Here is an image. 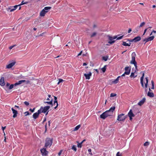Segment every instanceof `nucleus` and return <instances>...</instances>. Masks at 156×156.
<instances>
[{
	"instance_id": "nucleus-39",
	"label": "nucleus",
	"mask_w": 156,
	"mask_h": 156,
	"mask_svg": "<svg viewBox=\"0 0 156 156\" xmlns=\"http://www.w3.org/2000/svg\"><path fill=\"white\" fill-rule=\"evenodd\" d=\"M97 34V33L96 32H94L91 35V37H94Z\"/></svg>"
},
{
	"instance_id": "nucleus-27",
	"label": "nucleus",
	"mask_w": 156,
	"mask_h": 156,
	"mask_svg": "<svg viewBox=\"0 0 156 156\" xmlns=\"http://www.w3.org/2000/svg\"><path fill=\"white\" fill-rule=\"evenodd\" d=\"M146 83H145V88H147V87L148 83V77H146Z\"/></svg>"
},
{
	"instance_id": "nucleus-47",
	"label": "nucleus",
	"mask_w": 156,
	"mask_h": 156,
	"mask_svg": "<svg viewBox=\"0 0 156 156\" xmlns=\"http://www.w3.org/2000/svg\"><path fill=\"white\" fill-rule=\"evenodd\" d=\"M35 110V108H34L33 109L31 108H30L29 110L31 112H34Z\"/></svg>"
},
{
	"instance_id": "nucleus-22",
	"label": "nucleus",
	"mask_w": 156,
	"mask_h": 156,
	"mask_svg": "<svg viewBox=\"0 0 156 156\" xmlns=\"http://www.w3.org/2000/svg\"><path fill=\"white\" fill-rule=\"evenodd\" d=\"M48 11H44V9H43L40 12V15L41 16H44Z\"/></svg>"
},
{
	"instance_id": "nucleus-50",
	"label": "nucleus",
	"mask_w": 156,
	"mask_h": 156,
	"mask_svg": "<svg viewBox=\"0 0 156 156\" xmlns=\"http://www.w3.org/2000/svg\"><path fill=\"white\" fill-rule=\"evenodd\" d=\"M16 46L15 45H12V46H10L9 47V49H12L14 46Z\"/></svg>"
},
{
	"instance_id": "nucleus-59",
	"label": "nucleus",
	"mask_w": 156,
	"mask_h": 156,
	"mask_svg": "<svg viewBox=\"0 0 156 156\" xmlns=\"http://www.w3.org/2000/svg\"><path fill=\"white\" fill-rule=\"evenodd\" d=\"M90 66H93L94 65L92 63H90Z\"/></svg>"
},
{
	"instance_id": "nucleus-17",
	"label": "nucleus",
	"mask_w": 156,
	"mask_h": 156,
	"mask_svg": "<svg viewBox=\"0 0 156 156\" xmlns=\"http://www.w3.org/2000/svg\"><path fill=\"white\" fill-rule=\"evenodd\" d=\"M4 78L3 77H2L1 78L0 80V85L1 86H4L5 85V83L4 82Z\"/></svg>"
},
{
	"instance_id": "nucleus-28",
	"label": "nucleus",
	"mask_w": 156,
	"mask_h": 156,
	"mask_svg": "<svg viewBox=\"0 0 156 156\" xmlns=\"http://www.w3.org/2000/svg\"><path fill=\"white\" fill-rule=\"evenodd\" d=\"M81 125H78L77 126H76L73 129V131H76L77 130H78L79 128L80 127Z\"/></svg>"
},
{
	"instance_id": "nucleus-20",
	"label": "nucleus",
	"mask_w": 156,
	"mask_h": 156,
	"mask_svg": "<svg viewBox=\"0 0 156 156\" xmlns=\"http://www.w3.org/2000/svg\"><path fill=\"white\" fill-rule=\"evenodd\" d=\"M135 72H136V71H135L134 73L133 72H132L131 73V75H130V76L131 78H134L137 76V74L136 73H135Z\"/></svg>"
},
{
	"instance_id": "nucleus-38",
	"label": "nucleus",
	"mask_w": 156,
	"mask_h": 156,
	"mask_svg": "<svg viewBox=\"0 0 156 156\" xmlns=\"http://www.w3.org/2000/svg\"><path fill=\"white\" fill-rule=\"evenodd\" d=\"M77 143H78V144H77V147H78L81 148L82 147V143H79L78 142H77Z\"/></svg>"
},
{
	"instance_id": "nucleus-55",
	"label": "nucleus",
	"mask_w": 156,
	"mask_h": 156,
	"mask_svg": "<svg viewBox=\"0 0 156 156\" xmlns=\"http://www.w3.org/2000/svg\"><path fill=\"white\" fill-rule=\"evenodd\" d=\"M132 31V30L131 28H129V30H128V33H130V32L131 31Z\"/></svg>"
},
{
	"instance_id": "nucleus-11",
	"label": "nucleus",
	"mask_w": 156,
	"mask_h": 156,
	"mask_svg": "<svg viewBox=\"0 0 156 156\" xmlns=\"http://www.w3.org/2000/svg\"><path fill=\"white\" fill-rule=\"evenodd\" d=\"M128 115L129 117L130 120H131L132 119V117H134L135 116V115L133 113L131 109L130 110L128 113Z\"/></svg>"
},
{
	"instance_id": "nucleus-12",
	"label": "nucleus",
	"mask_w": 156,
	"mask_h": 156,
	"mask_svg": "<svg viewBox=\"0 0 156 156\" xmlns=\"http://www.w3.org/2000/svg\"><path fill=\"white\" fill-rule=\"evenodd\" d=\"M84 75L86 79L89 80L92 75V73L91 72H89L88 73H84Z\"/></svg>"
},
{
	"instance_id": "nucleus-60",
	"label": "nucleus",
	"mask_w": 156,
	"mask_h": 156,
	"mask_svg": "<svg viewBox=\"0 0 156 156\" xmlns=\"http://www.w3.org/2000/svg\"><path fill=\"white\" fill-rule=\"evenodd\" d=\"M82 51H81L78 55V56H79V55H80L81 54H82Z\"/></svg>"
},
{
	"instance_id": "nucleus-32",
	"label": "nucleus",
	"mask_w": 156,
	"mask_h": 156,
	"mask_svg": "<svg viewBox=\"0 0 156 156\" xmlns=\"http://www.w3.org/2000/svg\"><path fill=\"white\" fill-rule=\"evenodd\" d=\"M20 5H16L14 6H12V7L14 9H15V10H16L17 9V8L18 7H19V9L20 10L21 9V7H20Z\"/></svg>"
},
{
	"instance_id": "nucleus-42",
	"label": "nucleus",
	"mask_w": 156,
	"mask_h": 156,
	"mask_svg": "<svg viewBox=\"0 0 156 156\" xmlns=\"http://www.w3.org/2000/svg\"><path fill=\"white\" fill-rule=\"evenodd\" d=\"M116 94L114 93H111L110 94V97H113L116 96Z\"/></svg>"
},
{
	"instance_id": "nucleus-10",
	"label": "nucleus",
	"mask_w": 156,
	"mask_h": 156,
	"mask_svg": "<svg viewBox=\"0 0 156 156\" xmlns=\"http://www.w3.org/2000/svg\"><path fill=\"white\" fill-rule=\"evenodd\" d=\"M41 113V110H38L37 112L33 114V118L34 119H36L38 117L39 115Z\"/></svg>"
},
{
	"instance_id": "nucleus-6",
	"label": "nucleus",
	"mask_w": 156,
	"mask_h": 156,
	"mask_svg": "<svg viewBox=\"0 0 156 156\" xmlns=\"http://www.w3.org/2000/svg\"><path fill=\"white\" fill-rule=\"evenodd\" d=\"M131 68L129 67H126L125 68V72L121 76H124L125 75H129L130 72Z\"/></svg>"
},
{
	"instance_id": "nucleus-1",
	"label": "nucleus",
	"mask_w": 156,
	"mask_h": 156,
	"mask_svg": "<svg viewBox=\"0 0 156 156\" xmlns=\"http://www.w3.org/2000/svg\"><path fill=\"white\" fill-rule=\"evenodd\" d=\"M115 108V106L111 107L109 110L106 111L101 114L100 115V118L103 119H105L108 116H112Z\"/></svg>"
},
{
	"instance_id": "nucleus-18",
	"label": "nucleus",
	"mask_w": 156,
	"mask_h": 156,
	"mask_svg": "<svg viewBox=\"0 0 156 156\" xmlns=\"http://www.w3.org/2000/svg\"><path fill=\"white\" fill-rule=\"evenodd\" d=\"M144 76V73H143L142 74V76L140 78V83L141 84L142 87H144V85L143 83V79Z\"/></svg>"
},
{
	"instance_id": "nucleus-53",
	"label": "nucleus",
	"mask_w": 156,
	"mask_h": 156,
	"mask_svg": "<svg viewBox=\"0 0 156 156\" xmlns=\"http://www.w3.org/2000/svg\"><path fill=\"white\" fill-rule=\"evenodd\" d=\"M25 81L24 82H26V83H29L30 82V81L29 80H27V81H26L25 80Z\"/></svg>"
},
{
	"instance_id": "nucleus-40",
	"label": "nucleus",
	"mask_w": 156,
	"mask_h": 156,
	"mask_svg": "<svg viewBox=\"0 0 156 156\" xmlns=\"http://www.w3.org/2000/svg\"><path fill=\"white\" fill-rule=\"evenodd\" d=\"M151 84H152V87L151 88L153 89H154V82L153 80L151 81Z\"/></svg>"
},
{
	"instance_id": "nucleus-9",
	"label": "nucleus",
	"mask_w": 156,
	"mask_h": 156,
	"mask_svg": "<svg viewBox=\"0 0 156 156\" xmlns=\"http://www.w3.org/2000/svg\"><path fill=\"white\" fill-rule=\"evenodd\" d=\"M141 40V37L140 36H137L135 37L134 39L132 40H129L128 39L127 41H129L130 42L134 41L135 42H136L140 41Z\"/></svg>"
},
{
	"instance_id": "nucleus-31",
	"label": "nucleus",
	"mask_w": 156,
	"mask_h": 156,
	"mask_svg": "<svg viewBox=\"0 0 156 156\" xmlns=\"http://www.w3.org/2000/svg\"><path fill=\"white\" fill-rule=\"evenodd\" d=\"M139 27L137 26L135 29L133 30V32L134 33H137L138 31V29L139 28Z\"/></svg>"
},
{
	"instance_id": "nucleus-26",
	"label": "nucleus",
	"mask_w": 156,
	"mask_h": 156,
	"mask_svg": "<svg viewBox=\"0 0 156 156\" xmlns=\"http://www.w3.org/2000/svg\"><path fill=\"white\" fill-rule=\"evenodd\" d=\"M120 77V76H119L118 77L114 80L112 81V83H113L116 84L118 83V81L119 80V78Z\"/></svg>"
},
{
	"instance_id": "nucleus-37",
	"label": "nucleus",
	"mask_w": 156,
	"mask_h": 156,
	"mask_svg": "<svg viewBox=\"0 0 156 156\" xmlns=\"http://www.w3.org/2000/svg\"><path fill=\"white\" fill-rule=\"evenodd\" d=\"M149 143L148 142H146L144 144V146H147L149 145Z\"/></svg>"
},
{
	"instance_id": "nucleus-19",
	"label": "nucleus",
	"mask_w": 156,
	"mask_h": 156,
	"mask_svg": "<svg viewBox=\"0 0 156 156\" xmlns=\"http://www.w3.org/2000/svg\"><path fill=\"white\" fill-rule=\"evenodd\" d=\"M52 99H51V101H44V103H47L48 104L52 105V106H54L55 105H56V104H54V103L52 104Z\"/></svg>"
},
{
	"instance_id": "nucleus-4",
	"label": "nucleus",
	"mask_w": 156,
	"mask_h": 156,
	"mask_svg": "<svg viewBox=\"0 0 156 156\" xmlns=\"http://www.w3.org/2000/svg\"><path fill=\"white\" fill-rule=\"evenodd\" d=\"M126 118V117L125 116L124 114L122 113L118 115L117 120L119 121L124 122Z\"/></svg>"
},
{
	"instance_id": "nucleus-52",
	"label": "nucleus",
	"mask_w": 156,
	"mask_h": 156,
	"mask_svg": "<svg viewBox=\"0 0 156 156\" xmlns=\"http://www.w3.org/2000/svg\"><path fill=\"white\" fill-rule=\"evenodd\" d=\"M116 156H120V155L119 152H118L116 154Z\"/></svg>"
},
{
	"instance_id": "nucleus-30",
	"label": "nucleus",
	"mask_w": 156,
	"mask_h": 156,
	"mask_svg": "<svg viewBox=\"0 0 156 156\" xmlns=\"http://www.w3.org/2000/svg\"><path fill=\"white\" fill-rule=\"evenodd\" d=\"M154 36H153L149 37L148 38H147V39L148 41H151L153 40L154 39Z\"/></svg>"
},
{
	"instance_id": "nucleus-54",
	"label": "nucleus",
	"mask_w": 156,
	"mask_h": 156,
	"mask_svg": "<svg viewBox=\"0 0 156 156\" xmlns=\"http://www.w3.org/2000/svg\"><path fill=\"white\" fill-rule=\"evenodd\" d=\"M147 29H146L144 30V33L143 34V35H144V34H145V33L146 32V31H147Z\"/></svg>"
},
{
	"instance_id": "nucleus-48",
	"label": "nucleus",
	"mask_w": 156,
	"mask_h": 156,
	"mask_svg": "<svg viewBox=\"0 0 156 156\" xmlns=\"http://www.w3.org/2000/svg\"><path fill=\"white\" fill-rule=\"evenodd\" d=\"M62 151H63V150H61L60 151H59V152L58 154V155L60 156V155L62 153Z\"/></svg>"
},
{
	"instance_id": "nucleus-61",
	"label": "nucleus",
	"mask_w": 156,
	"mask_h": 156,
	"mask_svg": "<svg viewBox=\"0 0 156 156\" xmlns=\"http://www.w3.org/2000/svg\"><path fill=\"white\" fill-rule=\"evenodd\" d=\"M88 151L89 152V153L91 152V149H89L88 150Z\"/></svg>"
},
{
	"instance_id": "nucleus-24",
	"label": "nucleus",
	"mask_w": 156,
	"mask_h": 156,
	"mask_svg": "<svg viewBox=\"0 0 156 156\" xmlns=\"http://www.w3.org/2000/svg\"><path fill=\"white\" fill-rule=\"evenodd\" d=\"M131 44L130 43H127L126 42L123 41L122 44L124 46H129Z\"/></svg>"
},
{
	"instance_id": "nucleus-33",
	"label": "nucleus",
	"mask_w": 156,
	"mask_h": 156,
	"mask_svg": "<svg viewBox=\"0 0 156 156\" xmlns=\"http://www.w3.org/2000/svg\"><path fill=\"white\" fill-rule=\"evenodd\" d=\"M51 8L50 7H46L44 8V9H44V11H48V10H50Z\"/></svg>"
},
{
	"instance_id": "nucleus-14",
	"label": "nucleus",
	"mask_w": 156,
	"mask_h": 156,
	"mask_svg": "<svg viewBox=\"0 0 156 156\" xmlns=\"http://www.w3.org/2000/svg\"><path fill=\"white\" fill-rule=\"evenodd\" d=\"M108 37L109 40H112V41H108V43L110 44H112L115 42V41L113 40V38L112 37H111L109 35L108 36Z\"/></svg>"
},
{
	"instance_id": "nucleus-46",
	"label": "nucleus",
	"mask_w": 156,
	"mask_h": 156,
	"mask_svg": "<svg viewBox=\"0 0 156 156\" xmlns=\"http://www.w3.org/2000/svg\"><path fill=\"white\" fill-rule=\"evenodd\" d=\"M24 103L27 106L29 104V103L27 101H25Z\"/></svg>"
},
{
	"instance_id": "nucleus-7",
	"label": "nucleus",
	"mask_w": 156,
	"mask_h": 156,
	"mask_svg": "<svg viewBox=\"0 0 156 156\" xmlns=\"http://www.w3.org/2000/svg\"><path fill=\"white\" fill-rule=\"evenodd\" d=\"M50 108L49 106H46L44 107H41L39 110H41V113L42 112L45 113Z\"/></svg>"
},
{
	"instance_id": "nucleus-62",
	"label": "nucleus",
	"mask_w": 156,
	"mask_h": 156,
	"mask_svg": "<svg viewBox=\"0 0 156 156\" xmlns=\"http://www.w3.org/2000/svg\"><path fill=\"white\" fill-rule=\"evenodd\" d=\"M9 85H10V84H9V83H6V86L8 87V86H9Z\"/></svg>"
},
{
	"instance_id": "nucleus-23",
	"label": "nucleus",
	"mask_w": 156,
	"mask_h": 156,
	"mask_svg": "<svg viewBox=\"0 0 156 156\" xmlns=\"http://www.w3.org/2000/svg\"><path fill=\"white\" fill-rule=\"evenodd\" d=\"M7 10L8 11L9 10L10 12H12L14 11L15 9L12 7V6H10L7 9Z\"/></svg>"
},
{
	"instance_id": "nucleus-64",
	"label": "nucleus",
	"mask_w": 156,
	"mask_h": 156,
	"mask_svg": "<svg viewBox=\"0 0 156 156\" xmlns=\"http://www.w3.org/2000/svg\"><path fill=\"white\" fill-rule=\"evenodd\" d=\"M44 33H43L42 34H40L38 36H42L43 35V34Z\"/></svg>"
},
{
	"instance_id": "nucleus-45",
	"label": "nucleus",
	"mask_w": 156,
	"mask_h": 156,
	"mask_svg": "<svg viewBox=\"0 0 156 156\" xmlns=\"http://www.w3.org/2000/svg\"><path fill=\"white\" fill-rule=\"evenodd\" d=\"M48 97L49 98H48L47 99H46V100L47 101H51V100L50 99V98H51V96L50 95H48Z\"/></svg>"
},
{
	"instance_id": "nucleus-29",
	"label": "nucleus",
	"mask_w": 156,
	"mask_h": 156,
	"mask_svg": "<svg viewBox=\"0 0 156 156\" xmlns=\"http://www.w3.org/2000/svg\"><path fill=\"white\" fill-rule=\"evenodd\" d=\"M154 36H153L149 37L148 38H147V39L148 41H151L153 40L154 39Z\"/></svg>"
},
{
	"instance_id": "nucleus-8",
	"label": "nucleus",
	"mask_w": 156,
	"mask_h": 156,
	"mask_svg": "<svg viewBox=\"0 0 156 156\" xmlns=\"http://www.w3.org/2000/svg\"><path fill=\"white\" fill-rule=\"evenodd\" d=\"M40 151L43 156H47L48 152L46 150L45 148H43L41 149Z\"/></svg>"
},
{
	"instance_id": "nucleus-15",
	"label": "nucleus",
	"mask_w": 156,
	"mask_h": 156,
	"mask_svg": "<svg viewBox=\"0 0 156 156\" xmlns=\"http://www.w3.org/2000/svg\"><path fill=\"white\" fill-rule=\"evenodd\" d=\"M16 62H13L7 65L6 67L8 69L11 68L15 64Z\"/></svg>"
},
{
	"instance_id": "nucleus-34",
	"label": "nucleus",
	"mask_w": 156,
	"mask_h": 156,
	"mask_svg": "<svg viewBox=\"0 0 156 156\" xmlns=\"http://www.w3.org/2000/svg\"><path fill=\"white\" fill-rule=\"evenodd\" d=\"M72 149L74 151H76L77 149L76 147V146L75 145H73V146Z\"/></svg>"
},
{
	"instance_id": "nucleus-5",
	"label": "nucleus",
	"mask_w": 156,
	"mask_h": 156,
	"mask_svg": "<svg viewBox=\"0 0 156 156\" xmlns=\"http://www.w3.org/2000/svg\"><path fill=\"white\" fill-rule=\"evenodd\" d=\"M25 81L24 80H20L18 82H17L15 83L14 84H11L9 86V90H11L14 87H15V86L17 85H19L23 83H24V82Z\"/></svg>"
},
{
	"instance_id": "nucleus-41",
	"label": "nucleus",
	"mask_w": 156,
	"mask_h": 156,
	"mask_svg": "<svg viewBox=\"0 0 156 156\" xmlns=\"http://www.w3.org/2000/svg\"><path fill=\"white\" fill-rule=\"evenodd\" d=\"M64 80L61 79H59V81L58 82V84H59L60 83L62 82Z\"/></svg>"
},
{
	"instance_id": "nucleus-25",
	"label": "nucleus",
	"mask_w": 156,
	"mask_h": 156,
	"mask_svg": "<svg viewBox=\"0 0 156 156\" xmlns=\"http://www.w3.org/2000/svg\"><path fill=\"white\" fill-rule=\"evenodd\" d=\"M147 96L150 97H153L154 96L153 93L148 92L147 93Z\"/></svg>"
},
{
	"instance_id": "nucleus-36",
	"label": "nucleus",
	"mask_w": 156,
	"mask_h": 156,
	"mask_svg": "<svg viewBox=\"0 0 156 156\" xmlns=\"http://www.w3.org/2000/svg\"><path fill=\"white\" fill-rule=\"evenodd\" d=\"M106 67V66H104V67L103 68H102L101 69L103 73H104L105 71Z\"/></svg>"
},
{
	"instance_id": "nucleus-58",
	"label": "nucleus",
	"mask_w": 156,
	"mask_h": 156,
	"mask_svg": "<svg viewBox=\"0 0 156 156\" xmlns=\"http://www.w3.org/2000/svg\"><path fill=\"white\" fill-rule=\"evenodd\" d=\"M113 38V40L114 39H115L116 38H117V37L116 36H114L113 37H112Z\"/></svg>"
},
{
	"instance_id": "nucleus-35",
	"label": "nucleus",
	"mask_w": 156,
	"mask_h": 156,
	"mask_svg": "<svg viewBox=\"0 0 156 156\" xmlns=\"http://www.w3.org/2000/svg\"><path fill=\"white\" fill-rule=\"evenodd\" d=\"M145 24V22H143L142 23H141L140 25L139 26H138L139 27V28L140 27H142L143 26H144Z\"/></svg>"
},
{
	"instance_id": "nucleus-2",
	"label": "nucleus",
	"mask_w": 156,
	"mask_h": 156,
	"mask_svg": "<svg viewBox=\"0 0 156 156\" xmlns=\"http://www.w3.org/2000/svg\"><path fill=\"white\" fill-rule=\"evenodd\" d=\"M136 56V53L135 52L132 53L131 55V60L130 62L131 64H133L134 65L136 70H138L137 68V63L135 61V57Z\"/></svg>"
},
{
	"instance_id": "nucleus-43",
	"label": "nucleus",
	"mask_w": 156,
	"mask_h": 156,
	"mask_svg": "<svg viewBox=\"0 0 156 156\" xmlns=\"http://www.w3.org/2000/svg\"><path fill=\"white\" fill-rule=\"evenodd\" d=\"M103 59L105 61H107L108 59V58L106 57H103Z\"/></svg>"
},
{
	"instance_id": "nucleus-51",
	"label": "nucleus",
	"mask_w": 156,
	"mask_h": 156,
	"mask_svg": "<svg viewBox=\"0 0 156 156\" xmlns=\"http://www.w3.org/2000/svg\"><path fill=\"white\" fill-rule=\"evenodd\" d=\"M143 41H145V43H146V42H148V40H147V38H146L144 39L143 40Z\"/></svg>"
},
{
	"instance_id": "nucleus-44",
	"label": "nucleus",
	"mask_w": 156,
	"mask_h": 156,
	"mask_svg": "<svg viewBox=\"0 0 156 156\" xmlns=\"http://www.w3.org/2000/svg\"><path fill=\"white\" fill-rule=\"evenodd\" d=\"M25 116H27L30 115V113L28 112H26L24 113Z\"/></svg>"
},
{
	"instance_id": "nucleus-63",
	"label": "nucleus",
	"mask_w": 156,
	"mask_h": 156,
	"mask_svg": "<svg viewBox=\"0 0 156 156\" xmlns=\"http://www.w3.org/2000/svg\"><path fill=\"white\" fill-rule=\"evenodd\" d=\"M87 65V64L86 63H83V66H85Z\"/></svg>"
},
{
	"instance_id": "nucleus-57",
	"label": "nucleus",
	"mask_w": 156,
	"mask_h": 156,
	"mask_svg": "<svg viewBox=\"0 0 156 156\" xmlns=\"http://www.w3.org/2000/svg\"><path fill=\"white\" fill-rule=\"evenodd\" d=\"M6 128V127L5 126L4 127H2V130L4 131L5 129V128Z\"/></svg>"
},
{
	"instance_id": "nucleus-16",
	"label": "nucleus",
	"mask_w": 156,
	"mask_h": 156,
	"mask_svg": "<svg viewBox=\"0 0 156 156\" xmlns=\"http://www.w3.org/2000/svg\"><path fill=\"white\" fill-rule=\"evenodd\" d=\"M145 100L146 98H143L142 100H141L138 102V105L139 106L142 105L144 104L145 101Z\"/></svg>"
},
{
	"instance_id": "nucleus-3",
	"label": "nucleus",
	"mask_w": 156,
	"mask_h": 156,
	"mask_svg": "<svg viewBox=\"0 0 156 156\" xmlns=\"http://www.w3.org/2000/svg\"><path fill=\"white\" fill-rule=\"evenodd\" d=\"M52 143V139L50 138H47L45 141L44 147L47 148L51 146Z\"/></svg>"
},
{
	"instance_id": "nucleus-49",
	"label": "nucleus",
	"mask_w": 156,
	"mask_h": 156,
	"mask_svg": "<svg viewBox=\"0 0 156 156\" xmlns=\"http://www.w3.org/2000/svg\"><path fill=\"white\" fill-rule=\"evenodd\" d=\"M123 37V36H120L119 37H117V40H119L121 39Z\"/></svg>"
},
{
	"instance_id": "nucleus-21",
	"label": "nucleus",
	"mask_w": 156,
	"mask_h": 156,
	"mask_svg": "<svg viewBox=\"0 0 156 156\" xmlns=\"http://www.w3.org/2000/svg\"><path fill=\"white\" fill-rule=\"evenodd\" d=\"M54 99H55V100L54 101V104H56V106L55 107H54V108L55 109H56L57 108V107H58V104L57 100V97L55 96H54Z\"/></svg>"
},
{
	"instance_id": "nucleus-13",
	"label": "nucleus",
	"mask_w": 156,
	"mask_h": 156,
	"mask_svg": "<svg viewBox=\"0 0 156 156\" xmlns=\"http://www.w3.org/2000/svg\"><path fill=\"white\" fill-rule=\"evenodd\" d=\"M11 109L13 114V117L14 118H16L17 116V114H18L17 111L14 109L13 108H12Z\"/></svg>"
},
{
	"instance_id": "nucleus-56",
	"label": "nucleus",
	"mask_w": 156,
	"mask_h": 156,
	"mask_svg": "<svg viewBox=\"0 0 156 156\" xmlns=\"http://www.w3.org/2000/svg\"><path fill=\"white\" fill-rule=\"evenodd\" d=\"M26 3H24L23 2V1L22 2H21V4H20V5H23V4H26Z\"/></svg>"
}]
</instances>
